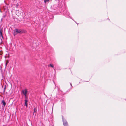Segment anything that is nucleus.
<instances>
[{
    "instance_id": "nucleus-1",
    "label": "nucleus",
    "mask_w": 126,
    "mask_h": 126,
    "mask_svg": "<svg viewBox=\"0 0 126 126\" xmlns=\"http://www.w3.org/2000/svg\"><path fill=\"white\" fill-rule=\"evenodd\" d=\"M28 94L29 93L26 89L24 90V96L25 98V104L26 107L27 106V102L28 100Z\"/></svg>"
},
{
    "instance_id": "nucleus-2",
    "label": "nucleus",
    "mask_w": 126,
    "mask_h": 126,
    "mask_svg": "<svg viewBox=\"0 0 126 126\" xmlns=\"http://www.w3.org/2000/svg\"><path fill=\"white\" fill-rule=\"evenodd\" d=\"M13 35L14 36H15L18 33L21 34L24 32L23 30L20 29H16L14 30Z\"/></svg>"
},
{
    "instance_id": "nucleus-3",
    "label": "nucleus",
    "mask_w": 126,
    "mask_h": 126,
    "mask_svg": "<svg viewBox=\"0 0 126 126\" xmlns=\"http://www.w3.org/2000/svg\"><path fill=\"white\" fill-rule=\"evenodd\" d=\"M62 119L63 124L64 126H69L68 123L67 121L65 119L64 117L62 116Z\"/></svg>"
},
{
    "instance_id": "nucleus-4",
    "label": "nucleus",
    "mask_w": 126,
    "mask_h": 126,
    "mask_svg": "<svg viewBox=\"0 0 126 126\" xmlns=\"http://www.w3.org/2000/svg\"><path fill=\"white\" fill-rule=\"evenodd\" d=\"M2 103H3L4 107H5L6 105V103L5 102L4 100H3L2 102Z\"/></svg>"
},
{
    "instance_id": "nucleus-5",
    "label": "nucleus",
    "mask_w": 126,
    "mask_h": 126,
    "mask_svg": "<svg viewBox=\"0 0 126 126\" xmlns=\"http://www.w3.org/2000/svg\"><path fill=\"white\" fill-rule=\"evenodd\" d=\"M0 35L2 37H3L2 35V29H1L0 30Z\"/></svg>"
},
{
    "instance_id": "nucleus-6",
    "label": "nucleus",
    "mask_w": 126,
    "mask_h": 126,
    "mask_svg": "<svg viewBox=\"0 0 126 126\" xmlns=\"http://www.w3.org/2000/svg\"><path fill=\"white\" fill-rule=\"evenodd\" d=\"M50 0H44V2L45 3H46L47 2H49Z\"/></svg>"
},
{
    "instance_id": "nucleus-7",
    "label": "nucleus",
    "mask_w": 126,
    "mask_h": 126,
    "mask_svg": "<svg viewBox=\"0 0 126 126\" xmlns=\"http://www.w3.org/2000/svg\"><path fill=\"white\" fill-rule=\"evenodd\" d=\"M50 66L52 68H53L54 66L53 65L51 64H50Z\"/></svg>"
},
{
    "instance_id": "nucleus-8",
    "label": "nucleus",
    "mask_w": 126,
    "mask_h": 126,
    "mask_svg": "<svg viewBox=\"0 0 126 126\" xmlns=\"http://www.w3.org/2000/svg\"><path fill=\"white\" fill-rule=\"evenodd\" d=\"M36 108H34V113L36 112Z\"/></svg>"
},
{
    "instance_id": "nucleus-9",
    "label": "nucleus",
    "mask_w": 126,
    "mask_h": 126,
    "mask_svg": "<svg viewBox=\"0 0 126 126\" xmlns=\"http://www.w3.org/2000/svg\"><path fill=\"white\" fill-rule=\"evenodd\" d=\"M22 94H24V90L22 91Z\"/></svg>"
},
{
    "instance_id": "nucleus-10",
    "label": "nucleus",
    "mask_w": 126,
    "mask_h": 126,
    "mask_svg": "<svg viewBox=\"0 0 126 126\" xmlns=\"http://www.w3.org/2000/svg\"><path fill=\"white\" fill-rule=\"evenodd\" d=\"M5 88H6V87H5L4 88V92H5Z\"/></svg>"
},
{
    "instance_id": "nucleus-11",
    "label": "nucleus",
    "mask_w": 126,
    "mask_h": 126,
    "mask_svg": "<svg viewBox=\"0 0 126 126\" xmlns=\"http://www.w3.org/2000/svg\"><path fill=\"white\" fill-rule=\"evenodd\" d=\"M7 64V63H6V64H5V67H6V66Z\"/></svg>"
},
{
    "instance_id": "nucleus-12",
    "label": "nucleus",
    "mask_w": 126,
    "mask_h": 126,
    "mask_svg": "<svg viewBox=\"0 0 126 126\" xmlns=\"http://www.w3.org/2000/svg\"><path fill=\"white\" fill-rule=\"evenodd\" d=\"M70 85H71V86L72 87V84L71 83H70Z\"/></svg>"
},
{
    "instance_id": "nucleus-13",
    "label": "nucleus",
    "mask_w": 126,
    "mask_h": 126,
    "mask_svg": "<svg viewBox=\"0 0 126 126\" xmlns=\"http://www.w3.org/2000/svg\"><path fill=\"white\" fill-rule=\"evenodd\" d=\"M8 63V61H7L6 62V63H7V64Z\"/></svg>"
},
{
    "instance_id": "nucleus-14",
    "label": "nucleus",
    "mask_w": 126,
    "mask_h": 126,
    "mask_svg": "<svg viewBox=\"0 0 126 126\" xmlns=\"http://www.w3.org/2000/svg\"><path fill=\"white\" fill-rule=\"evenodd\" d=\"M89 81V80L88 81H86V82Z\"/></svg>"
}]
</instances>
